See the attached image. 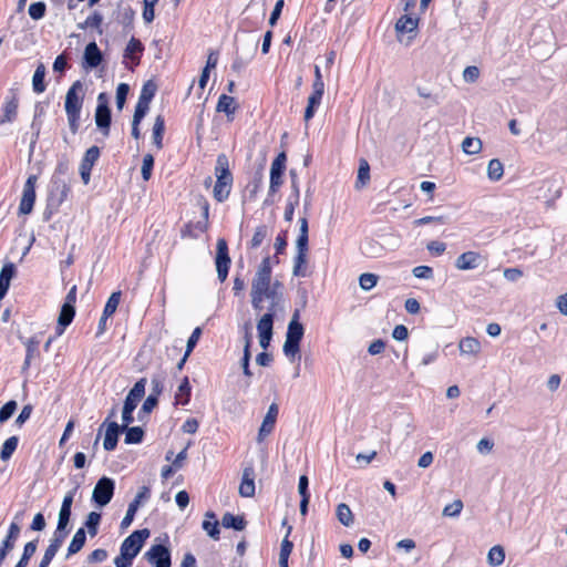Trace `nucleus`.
Here are the masks:
<instances>
[{
  "label": "nucleus",
  "instance_id": "obj_1",
  "mask_svg": "<svg viewBox=\"0 0 567 567\" xmlns=\"http://www.w3.org/2000/svg\"><path fill=\"white\" fill-rule=\"evenodd\" d=\"M271 272L270 257H265L251 282V306L256 311L264 309L265 296L270 291H281L282 289L280 281L276 280L271 284Z\"/></svg>",
  "mask_w": 567,
  "mask_h": 567
},
{
  "label": "nucleus",
  "instance_id": "obj_2",
  "mask_svg": "<svg viewBox=\"0 0 567 567\" xmlns=\"http://www.w3.org/2000/svg\"><path fill=\"white\" fill-rule=\"evenodd\" d=\"M83 105V83L75 81L66 92L64 109L71 132L75 134L80 127V114Z\"/></svg>",
  "mask_w": 567,
  "mask_h": 567
},
{
  "label": "nucleus",
  "instance_id": "obj_3",
  "mask_svg": "<svg viewBox=\"0 0 567 567\" xmlns=\"http://www.w3.org/2000/svg\"><path fill=\"white\" fill-rule=\"evenodd\" d=\"M299 310H295L288 323L286 340L282 347L285 355L292 362L300 352V341L303 337L305 329L299 322Z\"/></svg>",
  "mask_w": 567,
  "mask_h": 567
},
{
  "label": "nucleus",
  "instance_id": "obj_4",
  "mask_svg": "<svg viewBox=\"0 0 567 567\" xmlns=\"http://www.w3.org/2000/svg\"><path fill=\"white\" fill-rule=\"evenodd\" d=\"M145 385L146 379H140L126 395L122 411V421L124 426L131 424L134 421L133 412L145 394Z\"/></svg>",
  "mask_w": 567,
  "mask_h": 567
},
{
  "label": "nucleus",
  "instance_id": "obj_5",
  "mask_svg": "<svg viewBox=\"0 0 567 567\" xmlns=\"http://www.w3.org/2000/svg\"><path fill=\"white\" fill-rule=\"evenodd\" d=\"M76 287L73 286L68 292L64 303L62 305L59 318L56 333L61 336L65 328L72 322L75 316Z\"/></svg>",
  "mask_w": 567,
  "mask_h": 567
},
{
  "label": "nucleus",
  "instance_id": "obj_6",
  "mask_svg": "<svg viewBox=\"0 0 567 567\" xmlns=\"http://www.w3.org/2000/svg\"><path fill=\"white\" fill-rule=\"evenodd\" d=\"M150 537V530L147 528L134 530L127 536L121 544L120 551L125 556L135 558L141 551L145 540Z\"/></svg>",
  "mask_w": 567,
  "mask_h": 567
},
{
  "label": "nucleus",
  "instance_id": "obj_7",
  "mask_svg": "<svg viewBox=\"0 0 567 567\" xmlns=\"http://www.w3.org/2000/svg\"><path fill=\"white\" fill-rule=\"evenodd\" d=\"M231 260L228 252V245L224 238H219L216 244L215 265L217 277L220 282L227 279Z\"/></svg>",
  "mask_w": 567,
  "mask_h": 567
},
{
  "label": "nucleus",
  "instance_id": "obj_8",
  "mask_svg": "<svg viewBox=\"0 0 567 567\" xmlns=\"http://www.w3.org/2000/svg\"><path fill=\"white\" fill-rule=\"evenodd\" d=\"M115 489V482L106 476L101 477L95 484L92 492V499L100 506H106L113 495Z\"/></svg>",
  "mask_w": 567,
  "mask_h": 567
},
{
  "label": "nucleus",
  "instance_id": "obj_9",
  "mask_svg": "<svg viewBox=\"0 0 567 567\" xmlns=\"http://www.w3.org/2000/svg\"><path fill=\"white\" fill-rule=\"evenodd\" d=\"M151 497V489L148 486H142L137 494L135 495L134 499L128 504L127 511L125 516L123 517L121 522V528L126 529L131 526V524L134 520V516L140 508V506L150 499Z\"/></svg>",
  "mask_w": 567,
  "mask_h": 567
},
{
  "label": "nucleus",
  "instance_id": "obj_10",
  "mask_svg": "<svg viewBox=\"0 0 567 567\" xmlns=\"http://www.w3.org/2000/svg\"><path fill=\"white\" fill-rule=\"evenodd\" d=\"M95 110V124L102 131L104 136L110 134L111 110L107 105L105 93H100Z\"/></svg>",
  "mask_w": 567,
  "mask_h": 567
},
{
  "label": "nucleus",
  "instance_id": "obj_11",
  "mask_svg": "<svg viewBox=\"0 0 567 567\" xmlns=\"http://www.w3.org/2000/svg\"><path fill=\"white\" fill-rule=\"evenodd\" d=\"M37 179L35 175H30L24 183L22 197L19 204V213L22 215H28L33 209Z\"/></svg>",
  "mask_w": 567,
  "mask_h": 567
},
{
  "label": "nucleus",
  "instance_id": "obj_12",
  "mask_svg": "<svg viewBox=\"0 0 567 567\" xmlns=\"http://www.w3.org/2000/svg\"><path fill=\"white\" fill-rule=\"evenodd\" d=\"M286 154L284 152L279 153L277 157L272 161L270 167V184H269V194H275L279 189L282 184V175L286 169Z\"/></svg>",
  "mask_w": 567,
  "mask_h": 567
},
{
  "label": "nucleus",
  "instance_id": "obj_13",
  "mask_svg": "<svg viewBox=\"0 0 567 567\" xmlns=\"http://www.w3.org/2000/svg\"><path fill=\"white\" fill-rule=\"evenodd\" d=\"M145 558L153 567H171V553L164 545H153Z\"/></svg>",
  "mask_w": 567,
  "mask_h": 567
},
{
  "label": "nucleus",
  "instance_id": "obj_14",
  "mask_svg": "<svg viewBox=\"0 0 567 567\" xmlns=\"http://www.w3.org/2000/svg\"><path fill=\"white\" fill-rule=\"evenodd\" d=\"M259 344L267 349L270 344L274 333V320L270 313H264L257 322Z\"/></svg>",
  "mask_w": 567,
  "mask_h": 567
},
{
  "label": "nucleus",
  "instance_id": "obj_15",
  "mask_svg": "<svg viewBox=\"0 0 567 567\" xmlns=\"http://www.w3.org/2000/svg\"><path fill=\"white\" fill-rule=\"evenodd\" d=\"M19 99L16 90H9L6 101L2 106V115L0 116V125L11 123L16 120L18 114Z\"/></svg>",
  "mask_w": 567,
  "mask_h": 567
},
{
  "label": "nucleus",
  "instance_id": "obj_16",
  "mask_svg": "<svg viewBox=\"0 0 567 567\" xmlns=\"http://www.w3.org/2000/svg\"><path fill=\"white\" fill-rule=\"evenodd\" d=\"M100 157V148L97 146H91L86 150L81 164H80V175L83 183L86 185L90 182L91 171L96 161Z\"/></svg>",
  "mask_w": 567,
  "mask_h": 567
},
{
  "label": "nucleus",
  "instance_id": "obj_17",
  "mask_svg": "<svg viewBox=\"0 0 567 567\" xmlns=\"http://www.w3.org/2000/svg\"><path fill=\"white\" fill-rule=\"evenodd\" d=\"M278 413L279 409L277 403H271L259 429L257 437L258 442H261L267 435H269L274 431Z\"/></svg>",
  "mask_w": 567,
  "mask_h": 567
},
{
  "label": "nucleus",
  "instance_id": "obj_18",
  "mask_svg": "<svg viewBox=\"0 0 567 567\" xmlns=\"http://www.w3.org/2000/svg\"><path fill=\"white\" fill-rule=\"evenodd\" d=\"M483 262V257L477 251H465L461 254L455 260V267L458 270H472L476 269Z\"/></svg>",
  "mask_w": 567,
  "mask_h": 567
},
{
  "label": "nucleus",
  "instance_id": "obj_19",
  "mask_svg": "<svg viewBox=\"0 0 567 567\" xmlns=\"http://www.w3.org/2000/svg\"><path fill=\"white\" fill-rule=\"evenodd\" d=\"M239 494L243 497H252L255 495V470L252 466H247L243 471Z\"/></svg>",
  "mask_w": 567,
  "mask_h": 567
},
{
  "label": "nucleus",
  "instance_id": "obj_20",
  "mask_svg": "<svg viewBox=\"0 0 567 567\" xmlns=\"http://www.w3.org/2000/svg\"><path fill=\"white\" fill-rule=\"evenodd\" d=\"M103 55L95 42H90L84 50L83 62L86 68L94 69L101 64Z\"/></svg>",
  "mask_w": 567,
  "mask_h": 567
},
{
  "label": "nucleus",
  "instance_id": "obj_21",
  "mask_svg": "<svg viewBox=\"0 0 567 567\" xmlns=\"http://www.w3.org/2000/svg\"><path fill=\"white\" fill-rule=\"evenodd\" d=\"M121 431H123V425L120 426L116 422H110L107 424L103 442L104 450H115L118 441V434Z\"/></svg>",
  "mask_w": 567,
  "mask_h": 567
},
{
  "label": "nucleus",
  "instance_id": "obj_22",
  "mask_svg": "<svg viewBox=\"0 0 567 567\" xmlns=\"http://www.w3.org/2000/svg\"><path fill=\"white\" fill-rule=\"evenodd\" d=\"M16 274V266L12 262H8L3 265V267L0 270V301L4 298L7 295L10 281L13 278Z\"/></svg>",
  "mask_w": 567,
  "mask_h": 567
},
{
  "label": "nucleus",
  "instance_id": "obj_23",
  "mask_svg": "<svg viewBox=\"0 0 567 567\" xmlns=\"http://www.w3.org/2000/svg\"><path fill=\"white\" fill-rule=\"evenodd\" d=\"M143 51V43L138 39L132 37L125 48L124 58L130 59L135 65H137Z\"/></svg>",
  "mask_w": 567,
  "mask_h": 567
},
{
  "label": "nucleus",
  "instance_id": "obj_24",
  "mask_svg": "<svg viewBox=\"0 0 567 567\" xmlns=\"http://www.w3.org/2000/svg\"><path fill=\"white\" fill-rule=\"evenodd\" d=\"M202 527L210 538H213L214 540L219 539V523L216 518L215 513L207 512L205 514V519L203 520Z\"/></svg>",
  "mask_w": 567,
  "mask_h": 567
},
{
  "label": "nucleus",
  "instance_id": "obj_25",
  "mask_svg": "<svg viewBox=\"0 0 567 567\" xmlns=\"http://www.w3.org/2000/svg\"><path fill=\"white\" fill-rule=\"evenodd\" d=\"M458 349L463 355L476 357L481 352V342L473 337H465L460 340Z\"/></svg>",
  "mask_w": 567,
  "mask_h": 567
},
{
  "label": "nucleus",
  "instance_id": "obj_26",
  "mask_svg": "<svg viewBox=\"0 0 567 567\" xmlns=\"http://www.w3.org/2000/svg\"><path fill=\"white\" fill-rule=\"evenodd\" d=\"M266 299L269 300V306L267 307L266 313H270L272 320L275 321L277 312L284 310L282 291H270L269 295L265 296V300Z\"/></svg>",
  "mask_w": 567,
  "mask_h": 567
},
{
  "label": "nucleus",
  "instance_id": "obj_27",
  "mask_svg": "<svg viewBox=\"0 0 567 567\" xmlns=\"http://www.w3.org/2000/svg\"><path fill=\"white\" fill-rule=\"evenodd\" d=\"M250 44V51L247 58L239 56L238 54L234 59V62L231 64V70L239 73L249 62V60L252 58V55L256 53L258 48V40L251 39L249 41Z\"/></svg>",
  "mask_w": 567,
  "mask_h": 567
},
{
  "label": "nucleus",
  "instance_id": "obj_28",
  "mask_svg": "<svg viewBox=\"0 0 567 567\" xmlns=\"http://www.w3.org/2000/svg\"><path fill=\"white\" fill-rule=\"evenodd\" d=\"M323 94L311 92L308 96L307 106L305 110L303 118L306 122H309L316 114L317 109L321 104Z\"/></svg>",
  "mask_w": 567,
  "mask_h": 567
},
{
  "label": "nucleus",
  "instance_id": "obj_29",
  "mask_svg": "<svg viewBox=\"0 0 567 567\" xmlns=\"http://www.w3.org/2000/svg\"><path fill=\"white\" fill-rule=\"evenodd\" d=\"M86 535L84 528H79L76 533L73 535V538L68 547L66 557H70L76 553H79L83 546L85 545Z\"/></svg>",
  "mask_w": 567,
  "mask_h": 567
},
{
  "label": "nucleus",
  "instance_id": "obj_30",
  "mask_svg": "<svg viewBox=\"0 0 567 567\" xmlns=\"http://www.w3.org/2000/svg\"><path fill=\"white\" fill-rule=\"evenodd\" d=\"M190 392H192V388H190L188 378L185 377L182 380V382L177 389V392L175 393L176 404L186 405L190 400Z\"/></svg>",
  "mask_w": 567,
  "mask_h": 567
},
{
  "label": "nucleus",
  "instance_id": "obj_31",
  "mask_svg": "<svg viewBox=\"0 0 567 567\" xmlns=\"http://www.w3.org/2000/svg\"><path fill=\"white\" fill-rule=\"evenodd\" d=\"M221 524L225 528H233L235 530H243L246 527V520L243 516H236L231 513L224 514Z\"/></svg>",
  "mask_w": 567,
  "mask_h": 567
},
{
  "label": "nucleus",
  "instance_id": "obj_32",
  "mask_svg": "<svg viewBox=\"0 0 567 567\" xmlns=\"http://www.w3.org/2000/svg\"><path fill=\"white\" fill-rule=\"evenodd\" d=\"M165 131V121L162 115H157L153 125V143L161 150L163 147V136Z\"/></svg>",
  "mask_w": 567,
  "mask_h": 567
},
{
  "label": "nucleus",
  "instance_id": "obj_33",
  "mask_svg": "<svg viewBox=\"0 0 567 567\" xmlns=\"http://www.w3.org/2000/svg\"><path fill=\"white\" fill-rule=\"evenodd\" d=\"M307 254L308 251H297L293 258V268L292 274L296 277H306V265H307Z\"/></svg>",
  "mask_w": 567,
  "mask_h": 567
},
{
  "label": "nucleus",
  "instance_id": "obj_34",
  "mask_svg": "<svg viewBox=\"0 0 567 567\" xmlns=\"http://www.w3.org/2000/svg\"><path fill=\"white\" fill-rule=\"evenodd\" d=\"M123 431H125L124 442L126 444H137L143 441L144 431L141 426L128 427V425H123Z\"/></svg>",
  "mask_w": 567,
  "mask_h": 567
},
{
  "label": "nucleus",
  "instance_id": "obj_35",
  "mask_svg": "<svg viewBox=\"0 0 567 567\" xmlns=\"http://www.w3.org/2000/svg\"><path fill=\"white\" fill-rule=\"evenodd\" d=\"M217 112L225 113L226 115H230L235 113L236 105H235V99L233 96L221 94L218 99Z\"/></svg>",
  "mask_w": 567,
  "mask_h": 567
},
{
  "label": "nucleus",
  "instance_id": "obj_36",
  "mask_svg": "<svg viewBox=\"0 0 567 567\" xmlns=\"http://www.w3.org/2000/svg\"><path fill=\"white\" fill-rule=\"evenodd\" d=\"M483 144L481 138L467 136L462 142V150L468 155H476L482 151Z\"/></svg>",
  "mask_w": 567,
  "mask_h": 567
},
{
  "label": "nucleus",
  "instance_id": "obj_37",
  "mask_svg": "<svg viewBox=\"0 0 567 567\" xmlns=\"http://www.w3.org/2000/svg\"><path fill=\"white\" fill-rule=\"evenodd\" d=\"M370 181V166L367 159L361 158L358 169V176L355 182V187L360 188L368 184Z\"/></svg>",
  "mask_w": 567,
  "mask_h": 567
},
{
  "label": "nucleus",
  "instance_id": "obj_38",
  "mask_svg": "<svg viewBox=\"0 0 567 567\" xmlns=\"http://www.w3.org/2000/svg\"><path fill=\"white\" fill-rule=\"evenodd\" d=\"M504 175V166L502 162L497 158H493L488 162L487 165V176L491 181L497 182Z\"/></svg>",
  "mask_w": 567,
  "mask_h": 567
},
{
  "label": "nucleus",
  "instance_id": "obj_39",
  "mask_svg": "<svg viewBox=\"0 0 567 567\" xmlns=\"http://www.w3.org/2000/svg\"><path fill=\"white\" fill-rule=\"evenodd\" d=\"M45 68L43 64L38 65L32 78V86L35 93H42L45 91L44 84Z\"/></svg>",
  "mask_w": 567,
  "mask_h": 567
},
{
  "label": "nucleus",
  "instance_id": "obj_40",
  "mask_svg": "<svg viewBox=\"0 0 567 567\" xmlns=\"http://www.w3.org/2000/svg\"><path fill=\"white\" fill-rule=\"evenodd\" d=\"M505 551L499 545L493 546L487 554V561L491 566L497 567L504 563Z\"/></svg>",
  "mask_w": 567,
  "mask_h": 567
},
{
  "label": "nucleus",
  "instance_id": "obj_41",
  "mask_svg": "<svg viewBox=\"0 0 567 567\" xmlns=\"http://www.w3.org/2000/svg\"><path fill=\"white\" fill-rule=\"evenodd\" d=\"M337 518L338 520L349 527L353 524V515H352V512L350 509V507L344 504V503H341L337 506Z\"/></svg>",
  "mask_w": 567,
  "mask_h": 567
},
{
  "label": "nucleus",
  "instance_id": "obj_42",
  "mask_svg": "<svg viewBox=\"0 0 567 567\" xmlns=\"http://www.w3.org/2000/svg\"><path fill=\"white\" fill-rule=\"evenodd\" d=\"M100 522H101L100 513L91 512L87 514L84 526L86 527L87 533L91 537H94L97 535Z\"/></svg>",
  "mask_w": 567,
  "mask_h": 567
},
{
  "label": "nucleus",
  "instance_id": "obj_43",
  "mask_svg": "<svg viewBox=\"0 0 567 567\" xmlns=\"http://www.w3.org/2000/svg\"><path fill=\"white\" fill-rule=\"evenodd\" d=\"M417 27V20L410 16H402L395 23L398 32H412Z\"/></svg>",
  "mask_w": 567,
  "mask_h": 567
},
{
  "label": "nucleus",
  "instance_id": "obj_44",
  "mask_svg": "<svg viewBox=\"0 0 567 567\" xmlns=\"http://www.w3.org/2000/svg\"><path fill=\"white\" fill-rule=\"evenodd\" d=\"M18 443L19 439L17 436H11L7 439L1 447L0 458L2 461H8L17 450Z\"/></svg>",
  "mask_w": 567,
  "mask_h": 567
},
{
  "label": "nucleus",
  "instance_id": "obj_45",
  "mask_svg": "<svg viewBox=\"0 0 567 567\" xmlns=\"http://www.w3.org/2000/svg\"><path fill=\"white\" fill-rule=\"evenodd\" d=\"M156 90V84L153 81H147L142 87L138 101L150 105L151 101L155 96Z\"/></svg>",
  "mask_w": 567,
  "mask_h": 567
},
{
  "label": "nucleus",
  "instance_id": "obj_46",
  "mask_svg": "<svg viewBox=\"0 0 567 567\" xmlns=\"http://www.w3.org/2000/svg\"><path fill=\"white\" fill-rule=\"evenodd\" d=\"M120 301H121V291H114L109 297V299L105 303L103 315H105V317H112L115 313V311L120 305Z\"/></svg>",
  "mask_w": 567,
  "mask_h": 567
},
{
  "label": "nucleus",
  "instance_id": "obj_47",
  "mask_svg": "<svg viewBox=\"0 0 567 567\" xmlns=\"http://www.w3.org/2000/svg\"><path fill=\"white\" fill-rule=\"evenodd\" d=\"M23 344L25 347V357H28V359H34L40 355V340L38 339V337H31L29 339L23 340Z\"/></svg>",
  "mask_w": 567,
  "mask_h": 567
},
{
  "label": "nucleus",
  "instance_id": "obj_48",
  "mask_svg": "<svg viewBox=\"0 0 567 567\" xmlns=\"http://www.w3.org/2000/svg\"><path fill=\"white\" fill-rule=\"evenodd\" d=\"M20 526L17 523L12 522L9 526L8 534L1 544H7L9 548L13 549L16 542L20 535Z\"/></svg>",
  "mask_w": 567,
  "mask_h": 567
},
{
  "label": "nucleus",
  "instance_id": "obj_49",
  "mask_svg": "<svg viewBox=\"0 0 567 567\" xmlns=\"http://www.w3.org/2000/svg\"><path fill=\"white\" fill-rule=\"evenodd\" d=\"M230 188H231L230 185L216 181V184L214 186V197H215V199L217 202H219V203H221L225 199H227L228 196H229V193H230Z\"/></svg>",
  "mask_w": 567,
  "mask_h": 567
},
{
  "label": "nucleus",
  "instance_id": "obj_50",
  "mask_svg": "<svg viewBox=\"0 0 567 567\" xmlns=\"http://www.w3.org/2000/svg\"><path fill=\"white\" fill-rule=\"evenodd\" d=\"M379 277L374 274L365 272L359 278V285L362 290L369 291L378 284Z\"/></svg>",
  "mask_w": 567,
  "mask_h": 567
},
{
  "label": "nucleus",
  "instance_id": "obj_51",
  "mask_svg": "<svg viewBox=\"0 0 567 567\" xmlns=\"http://www.w3.org/2000/svg\"><path fill=\"white\" fill-rule=\"evenodd\" d=\"M291 529H292V527L289 526L288 530H287V534H286L285 538L281 542L279 559H282V560L284 559H289V556H290V554L292 551L293 544H292V542H290L288 539V537H289V535L291 533Z\"/></svg>",
  "mask_w": 567,
  "mask_h": 567
},
{
  "label": "nucleus",
  "instance_id": "obj_52",
  "mask_svg": "<svg viewBox=\"0 0 567 567\" xmlns=\"http://www.w3.org/2000/svg\"><path fill=\"white\" fill-rule=\"evenodd\" d=\"M227 174H230L228 157L225 154H219L216 159L215 175L217 177Z\"/></svg>",
  "mask_w": 567,
  "mask_h": 567
},
{
  "label": "nucleus",
  "instance_id": "obj_53",
  "mask_svg": "<svg viewBox=\"0 0 567 567\" xmlns=\"http://www.w3.org/2000/svg\"><path fill=\"white\" fill-rule=\"evenodd\" d=\"M463 509V502L461 499H455L453 503L447 504L443 508V516L446 517H456L461 514Z\"/></svg>",
  "mask_w": 567,
  "mask_h": 567
},
{
  "label": "nucleus",
  "instance_id": "obj_54",
  "mask_svg": "<svg viewBox=\"0 0 567 567\" xmlns=\"http://www.w3.org/2000/svg\"><path fill=\"white\" fill-rule=\"evenodd\" d=\"M17 402L11 400L0 409V424L7 422L17 410Z\"/></svg>",
  "mask_w": 567,
  "mask_h": 567
},
{
  "label": "nucleus",
  "instance_id": "obj_55",
  "mask_svg": "<svg viewBox=\"0 0 567 567\" xmlns=\"http://www.w3.org/2000/svg\"><path fill=\"white\" fill-rule=\"evenodd\" d=\"M45 3L44 2H34L32 4H30L29 7V16L33 19V20H40L44 17L45 14Z\"/></svg>",
  "mask_w": 567,
  "mask_h": 567
},
{
  "label": "nucleus",
  "instance_id": "obj_56",
  "mask_svg": "<svg viewBox=\"0 0 567 567\" xmlns=\"http://www.w3.org/2000/svg\"><path fill=\"white\" fill-rule=\"evenodd\" d=\"M128 91H130V86L126 84V83H121L117 85V89H116V107L118 110H122L124 104H125V101H126V97H127V94H128Z\"/></svg>",
  "mask_w": 567,
  "mask_h": 567
},
{
  "label": "nucleus",
  "instance_id": "obj_57",
  "mask_svg": "<svg viewBox=\"0 0 567 567\" xmlns=\"http://www.w3.org/2000/svg\"><path fill=\"white\" fill-rule=\"evenodd\" d=\"M267 234H268V230H267L266 226L262 225V226L257 227L254 233V236L251 238V241H250L251 248L259 247L262 244V241L265 240V238L267 237Z\"/></svg>",
  "mask_w": 567,
  "mask_h": 567
},
{
  "label": "nucleus",
  "instance_id": "obj_58",
  "mask_svg": "<svg viewBox=\"0 0 567 567\" xmlns=\"http://www.w3.org/2000/svg\"><path fill=\"white\" fill-rule=\"evenodd\" d=\"M202 328L200 327H196L190 337L188 338L187 340V343H186V357H189L190 353L193 352L194 348L196 347L200 336H202Z\"/></svg>",
  "mask_w": 567,
  "mask_h": 567
},
{
  "label": "nucleus",
  "instance_id": "obj_59",
  "mask_svg": "<svg viewBox=\"0 0 567 567\" xmlns=\"http://www.w3.org/2000/svg\"><path fill=\"white\" fill-rule=\"evenodd\" d=\"M154 166V157L151 154H146L143 157L142 164V177L144 181H148L152 174V169Z\"/></svg>",
  "mask_w": 567,
  "mask_h": 567
},
{
  "label": "nucleus",
  "instance_id": "obj_60",
  "mask_svg": "<svg viewBox=\"0 0 567 567\" xmlns=\"http://www.w3.org/2000/svg\"><path fill=\"white\" fill-rule=\"evenodd\" d=\"M103 21V18L101 13L94 12L93 14L89 16L84 23L79 24L80 29L84 28H99Z\"/></svg>",
  "mask_w": 567,
  "mask_h": 567
},
{
  "label": "nucleus",
  "instance_id": "obj_61",
  "mask_svg": "<svg viewBox=\"0 0 567 567\" xmlns=\"http://www.w3.org/2000/svg\"><path fill=\"white\" fill-rule=\"evenodd\" d=\"M148 110H150L148 104L137 101L132 122L141 123L142 120L144 118V116L146 115V113L148 112Z\"/></svg>",
  "mask_w": 567,
  "mask_h": 567
},
{
  "label": "nucleus",
  "instance_id": "obj_62",
  "mask_svg": "<svg viewBox=\"0 0 567 567\" xmlns=\"http://www.w3.org/2000/svg\"><path fill=\"white\" fill-rule=\"evenodd\" d=\"M299 205V198L288 197L287 205L285 208V220L291 221L295 214V208Z\"/></svg>",
  "mask_w": 567,
  "mask_h": 567
},
{
  "label": "nucleus",
  "instance_id": "obj_63",
  "mask_svg": "<svg viewBox=\"0 0 567 567\" xmlns=\"http://www.w3.org/2000/svg\"><path fill=\"white\" fill-rule=\"evenodd\" d=\"M412 274L414 277L420 279L433 278V269L429 266H416L413 268Z\"/></svg>",
  "mask_w": 567,
  "mask_h": 567
},
{
  "label": "nucleus",
  "instance_id": "obj_64",
  "mask_svg": "<svg viewBox=\"0 0 567 567\" xmlns=\"http://www.w3.org/2000/svg\"><path fill=\"white\" fill-rule=\"evenodd\" d=\"M480 76V70L475 65L466 66L463 71V79L467 83L475 82Z\"/></svg>",
  "mask_w": 567,
  "mask_h": 567
}]
</instances>
